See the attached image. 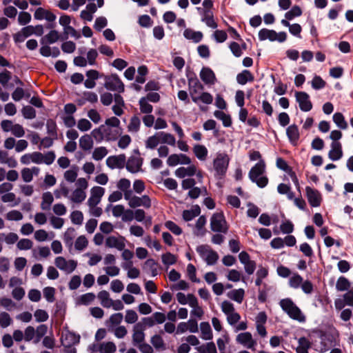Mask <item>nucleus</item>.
<instances>
[{
    "mask_svg": "<svg viewBox=\"0 0 353 353\" xmlns=\"http://www.w3.org/2000/svg\"><path fill=\"white\" fill-rule=\"evenodd\" d=\"M193 152L198 159L205 161L208 156V149L203 145H195L193 147Z\"/></svg>",
    "mask_w": 353,
    "mask_h": 353,
    "instance_id": "7c9ffc66",
    "label": "nucleus"
},
{
    "mask_svg": "<svg viewBox=\"0 0 353 353\" xmlns=\"http://www.w3.org/2000/svg\"><path fill=\"white\" fill-rule=\"evenodd\" d=\"M159 143H161L160 133L157 132L153 136L149 137L145 141V147L148 149H154Z\"/></svg>",
    "mask_w": 353,
    "mask_h": 353,
    "instance_id": "f704fd0d",
    "label": "nucleus"
},
{
    "mask_svg": "<svg viewBox=\"0 0 353 353\" xmlns=\"http://www.w3.org/2000/svg\"><path fill=\"white\" fill-rule=\"evenodd\" d=\"M245 291L243 289L240 288L238 290H233L228 293V296L239 303H241L244 298Z\"/></svg>",
    "mask_w": 353,
    "mask_h": 353,
    "instance_id": "e433bc0d",
    "label": "nucleus"
},
{
    "mask_svg": "<svg viewBox=\"0 0 353 353\" xmlns=\"http://www.w3.org/2000/svg\"><path fill=\"white\" fill-rule=\"evenodd\" d=\"M86 198V193L83 190L75 189L70 197V200L77 203H82Z\"/></svg>",
    "mask_w": 353,
    "mask_h": 353,
    "instance_id": "a19ab883",
    "label": "nucleus"
},
{
    "mask_svg": "<svg viewBox=\"0 0 353 353\" xmlns=\"http://www.w3.org/2000/svg\"><path fill=\"white\" fill-rule=\"evenodd\" d=\"M196 349L200 353H217L215 344L213 342L207 343L205 345L196 347Z\"/></svg>",
    "mask_w": 353,
    "mask_h": 353,
    "instance_id": "603ef678",
    "label": "nucleus"
},
{
    "mask_svg": "<svg viewBox=\"0 0 353 353\" xmlns=\"http://www.w3.org/2000/svg\"><path fill=\"white\" fill-rule=\"evenodd\" d=\"M287 34L285 32L277 33L273 30L263 28L259 32V39L261 41L269 39L271 41H278L283 42L286 40Z\"/></svg>",
    "mask_w": 353,
    "mask_h": 353,
    "instance_id": "423d86ee",
    "label": "nucleus"
},
{
    "mask_svg": "<svg viewBox=\"0 0 353 353\" xmlns=\"http://www.w3.org/2000/svg\"><path fill=\"white\" fill-rule=\"evenodd\" d=\"M106 165L110 169H121L125 165V155L124 154L110 156L106 159Z\"/></svg>",
    "mask_w": 353,
    "mask_h": 353,
    "instance_id": "4468645a",
    "label": "nucleus"
},
{
    "mask_svg": "<svg viewBox=\"0 0 353 353\" xmlns=\"http://www.w3.org/2000/svg\"><path fill=\"white\" fill-rule=\"evenodd\" d=\"M119 134L118 129H112L105 125H101L91 132V135L98 143L101 142L104 139L108 141H115Z\"/></svg>",
    "mask_w": 353,
    "mask_h": 353,
    "instance_id": "f03ea898",
    "label": "nucleus"
},
{
    "mask_svg": "<svg viewBox=\"0 0 353 353\" xmlns=\"http://www.w3.org/2000/svg\"><path fill=\"white\" fill-rule=\"evenodd\" d=\"M139 206H143L145 208L151 207V200L148 195H143L141 197L134 196L130 201V207L135 208Z\"/></svg>",
    "mask_w": 353,
    "mask_h": 353,
    "instance_id": "a211bd4d",
    "label": "nucleus"
},
{
    "mask_svg": "<svg viewBox=\"0 0 353 353\" xmlns=\"http://www.w3.org/2000/svg\"><path fill=\"white\" fill-rule=\"evenodd\" d=\"M286 134L290 142L293 145H296L300 138L299 130L297 125L293 124L288 127Z\"/></svg>",
    "mask_w": 353,
    "mask_h": 353,
    "instance_id": "4be33fe9",
    "label": "nucleus"
},
{
    "mask_svg": "<svg viewBox=\"0 0 353 353\" xmlns=\"http://www.w3.org/2000/svg\"><path fill=\"white\" fill-rule=\"evenodd\" d=\"M333 121L335 124L341 129L345 130L348 127L347 121L345 120V117L341 112H336L333 115Z\"/></svg>",
    "mask_w": 353,
    "mask_h": 353,
    "instance_id": "58836bf2",
    "label": "nucleus"
},
{
    "mask_svg": "<svg viewBox=\"0 0 353 353\" xmlns=\"http://www.w3.org/2000/svg\"><path fill=\"white\" fill-rule=\"evenodd\" d=\"M254 80L253 74L248 70H243L236 76V81L241 85H245L247 82H252Z\"/></svg>",
    "mask_w": 353,
    "mask_h": 353,
    "instance_id": "cd10ccee",
    "label": "nucleus"
},
{
    "mask_svg": "<svg viewBox=\"0 0 353 353\" xmlns=\"http://www.w3.org/2000/svg\"><path fill=\"white\" fill-rule=\"evenodd\" d=\"M54 201L53 196L51 192H46L42 195V202L41 204V208L43 210H48L50 208V205Z\"/></svg>",
    "mask_w": 353,
    "mask_h": 353,
    "instance_id": "4c0bfd02",
    "label": "nucleus"
},
{
    "mask_svg": "<svg viewBox=\"0 0 353 353\" xmlns=\"http://www.w3.org/2000/svg\"><path fill=\"white\" fill-rule=\"evenodd\" d=\"M105 193V189L100 186H94L90 190V196L88 200V205H97Z\"/></svg>",
    "mask_w": 353,
    "mask_h": 353,
    "instance_id": "ddd939ff",
    "label": "nucleus"
},
{
    "mask_svg": "<svg viewBox=\"0 0 353 353\" xmlns=\"http://www.w3.org/2000/svg\"><path fill=\"white\" fill-rule=\"evenodd\" d=\"M61 39V36L57 30H51L48 34L45 35L41 39L42 44H52L57 42L58 40Z\"/></svg>",
    "mask_w": 353,
    "mask_h": 353,
    "instance_id": "bb28decb",
    "label": "nucleus"
},
{
    "mask_svg": "<svg viewBox=\"0 0 353 353\" xmlns=\"http://www.w3.org/2000/svg\"><path fill=\"white\" fill-rule=\"evenodd\" d=\"M161 259L162 262L165 265H174L176 263L177 261V257L170 252H167L165 254H162Z\"/></svg>",
    "mask_w": 353,
    "mask_h": 353,
    "instance_id": "4d7b16f0",
    "label": "nucleus"
},
{
    "mask_svg": "<svg viewBox=\"0 0 353 353\" xmlns=\"http://www.w3.org/2000/svg\"><path fill=\"white\" fill-rule=\"evenodd\" d=\"M48 331V327L46 325L41 324L39 325L37 329L35 330V338L34 340V343H39L41 339L45 336V334L47 333Z\"/></svg>",
    "mask_w": 353,
    "mask_h": 353,
    "instance_id": "864d4df0",
    "label": "nucleus"
},
{
    "mask_svg": "<svg viewBox=\"0 0 353 353\" xmlns=\"http://www.w3.org/2000/svg\"><path fill=\"white\" fill-rule=\"evenodd\" d=\"M148 70L145 65H141L138 68V75L136 77V81L139 83H143L145 81V76L148 74Z\"/></svg>",
    "mask_w": 353,
    "mask_h": 353,
    "instance_id": "052dcab7",
    "label": "nucleus"
},
{
    "mask_svg": "<svg viewBox=\"0 0 353 353\" xmlns=\"http://www.w3.org/2000/svg\"><path fill=\"white\" fill-rule=\"evenodd\" d=\"M161 143H167L170 145L174 146L176 144L175 137L170 134L165 132H159Z\"/></svg>",
    "mask_w": 353,
    "mask_h": 353,
    "instance_id": "5fc2aeb1",
    "label": "nucleus"
},
{
    "mask_svg": "<svg viewBox=\"0 0 353 353\" xmlns=\"http://www.w3.org/2000/svg\"><path fill=\"white\" fill-rule=\"evenodd\" d=\"M98 299L101 301V304L103 307L106 308L111 307L112 305V299L110 298V294L105 290H102L98 294Z\"/></svg>",
    "mask_w": 353,
    "mask_h": 353,
    "instance_id": "473e14b6",
    "label": "nucleus"
},
{
    "mask_svg": "<svg viewBox=\"0 0 353 353\" xmlns=\"http://www.w3.org/2000/svg\"><path fill=\"white\" fill-rule=\"evenodd\" d=\"M202 21L210 28H216L217 27L216 23L213 19V16L208 10H203V17Z\"/></svg>",
    "mask_w": 353,
    "mask_h": 353,
    "instance_id": "3c124183",
    "label": "nucleus"
},
{
    "mask_svg": "<svg viewBox=\"0 0 353 353\" xmlns=\"http://www.w3.org/2000/svg\"><path fill=\"white\" fill-rule=\"evenodd\" d=\"M125 239L124 236H109L105 239V246L110 248H116L122 251L125 247Z\"/></svg>",
    "mask_w": 353,
    "mask_h": 353,
    "instance_id": "2eb2a0df",
    "label": "nucleus"
},
{
    "mask_svg": "<svg viewBox=\"0 0 353 353\" xmlns=\"http://www.w3.org/2000/svg\"><path fill=\"white\" fill-rule=\"evenodd\" d=\"M277 191L281 194H287L290 200H292L294 197V194L291 190L290 186L287 184L280 183L277 187Z\"/></svg>",
    "mask_w": 353,
    "mask_h": 353,
    "instance_id": "c03bdc74",
    "label": "nucleus"
},
{
    "mask_svg": "<svg viewBox=\"0 0 353 353\" xmlns=\"http://www.w3.org/2000/svg\"><path fill=\"white\" fill-rule=\"evenodd\" d=\"M201 332V338L204 340H210L212 339V332L211 327L208 322H202L200 324Z\"/></svg>",
    "mask_w": 353,
    "mask_h": 353,
    "instance_id": "c9c22d12",
    "label": "nucleus"
},
{
    "mask_svg": "<svg viewBox=\"0 0 353 353\" xmlns=\"http://www.w3.org/2000/svg\"><path fill=\"white\" fill-rule=\"evenodd\" d=\"M230 158L225 153H217L213 161V168L215 172L214 176L218 179H223L228 170Z\"/></svg>",
    "mask_w": 353,
    "mask_h": 353,
    "instance_id": "20e7f679",
    "label": "nucleus"
},
{
    "mask_svg": "<svg viewBox=\"0 0 353 353\" xmlns=\"http://www.w3.org/2000/svg\"><path fill=\"white\" fill-rule=\"evenodd\" d=\"M69 36H71L76 39L81 37L80 33L70 26L63 28V36L61 37V40H66Z\"/></svg>",
    "mask_w": 353,
    "mask_h": 353,
    "instance_id": "a18cd8bd",
    "label": "nucleus"
},
{
    "mask_svg": "<svg viewBox=\"0 0 353 353\" xmlns=\"http://www.w3.org/2000/svg\"><path fill=\"white\" fill-rule=\"evenodd\" d=\"M80 336L74 332H68L62 336L61 343L63 346H73L78 344Z\"/></svg>",
    "mask_w": 353,
    "mask_h": 353,
    "instance_id": "6ab92c4d",
    "label": "nucleus"
},
{
    "mask_svg": "<svg viewBox=\"0 0 353 353\" xmlns=\"http://www.w3.org/2000/svg\"><path fill=\"white\" fill-rule=\"evenodd\" d=\"M211 230L216 232L226 233L228 230L223 215L221 213L213 214L210 220Z\"/></svg>",
    "mask_w": 353,
    "mask_h": 353,
    "instance_id": "0eeeda50",
    "label": "nucleus"
},
{
    "mask_svg": "<svg viewBox=\"0 0 353 353\" xmlns=\"http://www.w3.org/2000/svg\"><path fill=\"white\" fill-rule=\"evenodd\" d=\"M47 133L50 137L57 139V127L53 119H48L46 122Z\"/></svg>",
    "mask_w": 353,
    "mask_h": 353,
    "instance_id": "09e8293b",
    "label": "nucleus"
},
{
    "mask_svg": "<svg viewBox=\"0 0 353 353\" xmlns=\"http://www.w3.org/2000/svg\"><path fill=\"white\" fill-rule=\"evenodd\" d=\"M140 125V119L137 116L134 115L130 119V123L128 125V130L130 132H137L139 130Z\"/></svg>",
    "mask_w": 353,
    "mask_h": 353,
    "instance_id": "8fccbe9b",
    "label": "nucleus"
},
{
    "mask_svg": "<svg viewBox=\"0 0 353 353\" xmlns=\"http://www.w3.org/2000/svg\"><path fill=\"white\" fill-rule=\"evenodd\" d=\"M196 166L192 165L188 168L181 167L176 170L175 174L179 178H184L185 176H192L196 174Z\"/></svg>",
    "mask_w": 353,
    "mask_h": 353,
    "instance_id": "5701e85b",
    "label": "nucleus"
},
{
    "mask_svg": "<svg viewBox=\"0 0 353 353\" xmlns=\"http://www.w3.org/2000/svg\"><path fill=\"white\" fill-rule=\"evenodd\" d=\"M296 100L300 109L303 112H308L312 108V103L310 100V96L305 92H296Z\"/></svg>",
    "mask_w": 353,
    "mask_h": 353,
    "instance_id": "9b49d317",
    "label": "nucleus"
},
{
    "mask_svg": "<svg viewBox=\"0 0 353 353\" xmlns=\"http://www.w3.org/2000/svg\"><path fill=\"white\" fill-rule=\"evenodd\" d=\"M215 117L221 120L225 127H230L232 125V120L230 115L226 114L223 111L216 110L214 113Z\"/></svg>",
    "mask_w": 353,
    "mask_h": 353,
    "instance_id": "de8ad7c7",
    "label": "nucleus"
},
{
    "mask_svg": "<svg viewBox=\"0 0 353 353\" xmlns=\"http://www.w3.org/2000/svg\"><path fill=\"white\" fill-rule=\"evenodd\" d=\"M143 269L147 272H150L152 276H156L159 274V265L152 259L145 261Z\"/></svg>",
    "mask_w": 353,
    "mask_h": 353,
    "instance_id": "b1692460",
    "label": "nucleus"
},
{
    "mask_svg": "<svg viewBox=\"0 0 353 353\" xmlns=\"http://www.w3.org/2000/svg\"><path fill=\"white\" fill-rule=\"evenodd\" d=\"M55 265L61 270L64 271L67 274L72 273L77 268V263L74 260L66 261L62 256H58L54 261Z\"/></svg>",
    "mask_w": 353,
    "mask_h": 353,
    "instance_id": "1a4fd4ad",
    "label": "nucleus"
},
{
    "mask_svg": "<svg viewBox=\"0 0 353 353\" xmlns=\"http://www.w3.org/2000/svg\"><path fill=\"white\" fill-rule=\"evenodd\" d=\"M236 341L244 347L252 350H255V346L256 345V341L253 339L252 334L249 332L239 334L236 336Z\"/></svg>",
    "mask_w": 353,
    "mask_h": 353,
    "instance_id": "9d476101",
    "label": "nucleus"
},
{
    "mask_svg": "<svg viewBox=\"0 0 353 353\" xmlns=\"http://www.w3.org/2000/svg\"><path fill=\"white\" fill-rule=\"evenodd\" d=\"M88 244L86 237L83 235L79 236L74 243L75 249L79 251L84 250Z\"/></svg>",
    "mask_w": 353,
    "mask_h": 353,
    "instance_id": "680f3d73",
    "label": "nucleus"
},
{
    "mask_svg": "<svg viewBox=\"0 0 353 353\" xmlns=\"http://www.w3.org/2000/svg\"><path fill=\"white\" fill-rule=\"evenodd\" d=\"M188 86L190 95L192 101L195 103H198V97L201 94V92L204 89L203 85L197 78H190L188 79Z\"/></svg>",
    "mask_w": 353,
    "mask_h": 353,
    "instance_id": "6e6552de",
    "label": "nucleus"
},
{
    "mask_svg": "<svg viewBox=\"0 0 353 353\" xmlns=\"http://www.w3.org/2000/svg\"><path fill=\"white\" fill-rule=\"evenodd\" d=\"M140 111L143 114H150L153 110V107L150 105L145 97L139 100Z\"/></svg>",
    "mask_w": 353,
    "mask_h": 353,
    "instance_id": "6e6d98bb",
    "label": "nucleus"
},
{
    "mask_svg": "<svg viewBox=\"0 0 353 353\" xmlns=\"http://www.w3.org/2000/svg\"><path fill=\"white\" fill-rule=\"evenodd\" d=\"M183 36L185 39L192 40L194 43H199L203 39V34L201 32L194 31L190 28H187L184 30Z\"/></svg>",
    "mask_w": 353,
    "mask_h": 353,
    "instance_id": "a878e982",
    "label": "nucleus"
},
{
    "mask_svg": "<svg viewBox=\"0 0 353 353\" xmlns=\"http://www.w3.org/2000/svg\"><path fill=\"white\" fill-rule=\"evenodd\" d=\"M145 326L142 325V323H136L132 330V343L134 346H137L141 343L145 341Z\"/></svg>",
    "mask_w": 353,
    "mask_h": 353,
    "instance_id": "f8f14e48",
    "label": "nucleus"
},
{
    "mask_svg": "<svg viewBox=\"0 0 353 353\" xmlns=\"http://www.w3.org/2000/svg\"><path fill=\"white\" fill-rule=\"evenodd\" d=\"M138 315L133 310H128L125 312V321L127 323L132 324L137 321Z\"/></svg>",
    "mask_w": 353,
    "mask_h": 353,
    "instance_id": "69168bd1",
    "label": "nucleus"
},
{
    "mask_svg": "<svg viewBox=\"0 0 353 353\" xmlns=\"http://www.w3.org/2000/svg\"><path fill=\"white\" fill-rule=\"evenodd\" d=\"M70 219L72 223L75 225H81L83 221V215L81 211H73L70 214Z\"/></svg>",
    "mask_w": 353,
    "mask_h": 353,
    "instance_id": "e2e57ef3",
    "label": "nucleus"
},
{
    "mask_svg": "<svg viewBox=\"0 0 353 353\" xmlns=\"http://www.w3.org/2000/svg\"><path fill=\"white\" fill-rule=\"evenodd\" d=\"M104 79V87L107 90L118 93H123L125 91V85L117 74L105 76Z\"/></svg>",
    "mask_w": 353,
    "mask_h": 353,
    "instance_id": "39448f33",
    "label": "nucleus"
},
{
    "mask_svg": "<svg viewBox=\"0 0 353 353\" xmlns=\"http://www.w3.org/2000/svg\"><path fill=\"white\" fill-rule=\"evenodd\" d=\"M143 159L139 157H130L128 161H125V168L131 173H137L141 171Z\"/></svg>",
    "mask_w": 353,
    "mask_h": 353,
    "instance_id": "dca6fc26",
    "label": "nucleus"
},
{
    "mask_svg": "<svg viewBox=\"0 0 353 353\" xmlns=\"http://www.w3.org/2000/svg\"><path fill=\"white\" fill-rule=\"evenodd\" d=\"M329 158L332 161H337L343 156L342 146L340 142L333 141L331 143V150L328 154Z\"/></svg>",
    "mask_w": 353,
    "mask_h": 353,
    "instance_id": "412c9836",
    "label": "nucleus"
},
{
    "mask_svg": "<svg viewBox=\"0 0 353 353\" xmlns=\"http://www.w3.org/2000/svg\"><path fill=\"white\" fill-rule=\"evenodd\" d=\"M311 347V343L309 340L303 336L299 339V345L296 349V353H308V350Z\"/></svg>",
    "mask_w": 353,
    "mask_h": 353,
    "instance_id": "72a5a7b5",
    "label": "nucleus"
},
{
    "mask_svg": "<svg viewBox=\"0 0 353 353\" xmlns=\"http://www.w3.org/2000/svg\"><path fill=\"white\" fill-rule=\"evenodd\" d=\"M306 194L309 203L312 207H318L321 205V196L319 192L309 186L306 187Z\"/></svg>",
    "mask_w": 353,
    "mask_h": 353,
    "instance_id": "f3484780",
    "label": "nucleus"
},
{
    "mask_svg": "<svg viewBox=\"0 0 353 353\" xmlns=\"http://www.w3.org/2000/svg\"><path fill=\"white\" fill-rule=\"evenodd\" d=\"M350 282L344 276H340L336 283V289L338 291L348 290L350 288Z\"/></svg>",
    "mask_w": 353,
    "mask_h": 353,
    "instance_id": "49530a36",
    "label": "nucleus"
},
{
    "mask_svg": "<svg viewBox=\"0 0 353 353\" xmlns=\"http://www.w3.org/2000/svg\"><path fill=\"white\" fill-rule=\"evenodd\" d=\"M79 168L77 166H73L71 169L64 172V179L69 183H73L77 180Z\"/></svg>",
    "mask_w": 353,
    "mask_h": 353,
    "instance_id": "79ce46f5",
    "label": "nucleus"
},
{
    "mask_svg": "<svg viewBox=\"0 0 353 353\" xmlns=\"http://www.w3.org/2000/svg\"><path fill=\"white\" fill-rule=\"evenodd\" d=\"M265 172V163L263 160H260L249 172V178L253 182L256 183L259 188H264L268 183L267 176H263Z\"/></svg>",
    "mask_w": 353,
    "mask_h": 353,
    "instance_id": "f257e3e1",
    "label": "nucleus"
},
{
    "mask_svg": "<svg viewBox=\"0 0 353 353\" xmlns=\"http://www.w3.org/2000/svg\"><path fill=\"white\" fill-rule=\"evenodd\" d=\"M150 342L156 350H165L166 348L163 339L159 334H155L152 336Z\"/></svg>",
    "mask_w": 353,
    "mask_h": 353,
    "instance_id": "37998d69",
    "label": "nucleus"
},
{
    "mask_svg": "<svg viewBox=\"0 0 353 353\" xmlns=\"http://www.w3.org/2000/svg\"><path fill=\"white\" fill-rule=\"evenodd\" d=\"M200 77L205 84L213 85L215 83V74L210 68L203 67L201 70Z\"/></svg>",
    "mask_w": 353,
    "mask_h": 353,
    "instance_id": "aec40b11",
    "label": "nucleus"
},
{
    "mask_svg": "<svg viewBox=\"0 0 353 353\" xmlns=\"http://www.w3.org/2000/svg\"><path fill=\"white\" fill-rule=\"evenodd\" d=\"M303 283V278L299 274H294L289 280V285L292 288H299Z\"/></svg>",
    "mask_w": 353,
    "mask_h": 353,
    "instance_id": "bf43d9fd",
    "label": "nucleus"
},
{
    "mask_svg": "<svg viewBox=\"0 0 353 353\" xmlns=\"http://www.w3.org/2000/svg\"><path fill=\"white\" fill-rule=\"evenodd\" d=\"M33 243L28 239H22L18 241L17 246L21 250H30L32 248Z\"/></svg>",
    "mask_w": 353,
    "mask_h": 353,
    "instance_id": "338daca9",
    "label": "nucleus"
},
{
    "mask_svg": "<svg viewBox=\"0 0 353 353\" xmlns=\"http://www.w3.org/2000/svg\"><path fill=\"white\" fill-rule=\"evenodd\" d=\"M79 146L84 151L91 150L93 147L92 137L89 134L82 136L79 139Z\"/></svg>",
    "mask_w": 353,
    "mask_h": 353,
    "instance_id": "2f4dec72",
    "label": "nucleus"
},
{
    "mask_svg": "<svg viewBox=\"0 0 353 353\" xmlns=\"http://www.w3.org/2000/svg\"><path fill=\"white\" fill-rule=\"evenodd\" d=\"M0 163L14 168L17 166V161L13 157H9L8 152L0 150Z\"/></svg>",
    "mask_w": 353,
    "mask_h": 353,
    "instance_id": "393cba45",
    "label": "nucleus"
},
{
    "mask_svg": "<svg viewBox=\"0 0 353 353\" xmlns=\"http://www.w3.org/2000/svg\"><path fill=\"white\" fill-rule=\"evenodd\" d=\"M201 213V209L199 205H196L191 210H185L183 212V219L185 221H189L199 216Z\"/></svg>",
    "mask_w": 353,
    "mask_h": 353,
    "instance_id": "c85d7f7f",
    "label": "nucleus"
},
{
    "mask_svg": "<svg viewBox=\"0 0 353 353\" xmlns=\"http://www.w3.org/2000/svg\"><path fill=\"white\" fill-rule=\"evenodd\" d=\"M108 153V149L104 146L96 148L92 152V159L95 161L102 160Z\"/></svg>",
    "mask_w": 353,
    "mask_h": 353,
    "instance_id": "ea45409f",
    "label": "nucleus"
},
{
    "mask_svg": "<svg viewBox=\"0 0 353 353\" xmlns=\"http://www.w3.org/2000/svg\"><path fill=\"white\" fill-rule=\"evenodd\" d=\"M34 316L37 322H45L48 318L49 315L48 312L41 309H38L34 312Z\"/></svg>",
    "mask_w": 353,
    "mask_h": 353,
    "instance_id": "0e129e2a",
    "label": "nucleus"
},
{
    "mask_svg": "<svg viewBox=\"0 0 353 353\" xmlns=\"http://www.w3.org/2000/svg\"><path fill=\"white\" fill-rule=\"evenodd\" d=\"M22 114L24 118L28 119H32L36 117L35 110L30 105H27L23 108Z\"/></svg>",
    "mask_w": 353,
    "mask_h": 353,
    "instance_id": "774afa93",
    "label": "nucleus"
},
{
    "mask_svg": "<svg viewBox=\"0 0 353 353\" xmlns=\"http://www.w3.org/2000/svg\"><path fill=\"white\" fill-rule=\"evenodd\" d=\"M97 350L99 353H114L117 346L112 341L103 342L99 345Z\"/></svg>",
    "mask_w": 353,
    "mask_h": 353,
    "instance_id": "c756f323",
    "label": "nucleus"
},
{
    "mask_svg": "<svg viewBox=\"0 0 353 353\" xmlns=\"http://www.w3.org/2000/svg\"><path fill=\"white\" fill-rule=\"evenodd\" d=\"M279 305L282 310L287 313L291 319L299 321V322L305 321V316L292 299L289 298L281 299Z\"/></svg>",
    "mask_w": 353,
    "mask_h": 353,
    "instance_id": "7ed1b4c3",
    "label": "nucleus"
},
{
    "mask_svg": "<svg viewBox=\"0 0 353 353\" xmlns=\"http://www.w3.org/2000/svg\"><path fill=\"white\" fill-rule=\"evenodd\" d=\"M302 14L301 8L298 6H294L292 9L285 14V17L288 20H292L294 17H299Z\"/></svg>",
    "mask_w": 353,
    "mask_h": 353,
    "instance_id": "13d9d810",
    "label": "nucleus"
}]
</instances>
